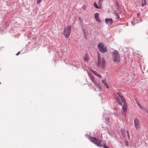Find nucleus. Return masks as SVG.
I'll return each mask as SVG.
<instances>
[{"label":"nucleus","instance_id":"obj_12","mask_svg":"<svg viewBox=\"0 0 148 148\" xmlns=\"http://www.w3.org/2000/svg\"><path fill=\"white\" fill-rule=\"evenodd\" d=\"M89 75L90 79L93 83L96 81L95 78L92 74H89Z\"/></svg>","mask_w":148,"mask_h":148},{"label":"nucleus","instance_id":"obj_24","mask_svg":"<svg viewBox=\"0 0 148 148\" xmlns=\"http://www.w3.org/2000/svg\"><path fill=\"white\" fill-rule=\"evenodd\" d=\"M86 5H84L82 7V8L84 10H85L86 9Z\"/></svg>","mask_w":148,"mask_h":148},{"label":"nucleus","instance_id":"obj_1","mask_svg":"<svg viewBox=\"0 0 148 148\" xmlns=\"http://www.w3.org/2000/svg\"><path fill=\"white\" fill-rule=\"evenodd\" d=\"M112 56L113 60L115 63H119L121 60L119 53L116 50H114L112 53Z\"/></svg>","mask_w":148,"mask_h":148},{"label":"nucleus","instance_id":"obj_27","mask_svg":"<svg viewBox=\"0 0 148 148\" xmlns=\"http://www.w3.org/2000/svg\"><path fill=\"white\" fill-rule=\"evenodd\" d=\"M109 119L108 118H107L106 119V122L107 123H108L109 122Z\"/></svg>","mask_w":148,"mask_h":148},{"label":"nucleus","instance_id":"obj_29","mask_svg":"<svg viewBox=\"0 0 148 148\" xmlns=\"http://www.w3.org/2000/svg\"><path fill=\"white\" fill-rule=\"evenodd\" d=\"M93 89L95 91H97V90H96V89L95 88V87L93 86Z\"/></svg>","mask_w":148,"mask_h":148},{"label":"nucleus","instance_id":"obj_17","mask_svg":"<svg viewBox=\"0 0 148 148\" xmlns=\"http://www.w3.org/2000/svg\"><path fill=\"white\" fill-rule=\"evenodd\" d=\"M146 0H143L142 1V6H143L145 5L146 4Z\"/></svg>","mask_w":148,"mask_h":148},{"label":"nucleus","instance_id":"obj_15","mask_svg":"<svg viewBox=\"0 0 148 148\" xmlns=\"http://www.w3.org/2000/svg\"><path fill=\"white\" fill-rule=\"evenodd\" d=\"M116 100L118 103L121 106L122 105V104L120 100L118 98H116Z\"/></svg>","mask_w":148,"mask_h":148},{"label":"nucleus","instance_id":"obj_5","mask_svg":"<svg viewBox=\"0 0 148 148\" xmlns=\"http://www.w3.org/2000/svg\"><path fill=\"white\" fill-rule=\"evenodd\" d=\"M135 126L136 128L138 130L139 127V123L138 119L137 118H135L134 120Z\"/></svg>","mask_w":148,"mask_h":148},{"label":"nucleus","instance_id":"obj_13","mask_svg":"<svg viewBox=\"0 0 148 148\" xmlns=\"http://www.w3.org/2000/svg\"><path fill=\"white\" fill-rule=\"evenodd\" d=\"M127 106L126 103H123V105L122 107V109L123 110V111L125 112L127 110Z\"/></svg>","mask_w":148,"mask_h":148},{"label":"nucleus","instance_id":"obj_9","mask_svg":"<svg viewBox=\"0 0 148 148\" xmlns=\"http://www.w3.org/2000/svg\"><path fill=\"white\" fill-rule=\"evenodd\" d=\"M94 85L97 88L98 91H101V87L99 84L96 81L93 83Z\"/></svg>","mask_w":148,"mask_h":148},{"label":"nucleus","instance_id":"obj_4","mask_svg":"<svg viewBox=\"0 0 148 148\" xmlns=\"http://www.w3.org/2000/svg\"><path fill=\"white\" fill-rule=\"evenodd\" d=\"M98 48L101 52L102 53H105L107 51V48L104 46L102 42L100 43L98 45Z\"/></svg>","mask_w":148,"mask_h":148},{"label":"nucleus","instance_id":"obj_7","mask_svg":"<svg viewBox=\"0 0 148 148\" xmlns=\"http://www.w3.org/2000/svg\"><path fill=\"white\" fill-rule=\"evenodd\" d=\"M95 144L97 146L100 147H101L103 146L101 140H97Z\"/></svg>","mask_w":148,"mask_h":148},{"label":"nucleus","instance_id":"obj_25","mask_svg":"<svg viewBox=\"0 0 148 148\" xmlns=\"http://www.w3.org/2000/svg\"><path fill=\"white\" fill-rule=\"evenodd\" d=\"M127 137L129 139H130V135L128 131H127Z\"/></svg>","mask_w":148,"mask_h":148},{"label":"nucleus","instance_id":"obj_11","mask_svg":"<svg viewBox=\"0 0 148 148\" xmlns=\"http://www.w3.org/2000/svg\"><path fill=\"white\" fill-rule=\"evenodd\" d=\"M102 82L103 84L105 86H106L107 88H109V86L107 82V81L106 79H105L104 80H102L101 81Z\"/></svg>","mask_w":148,"mask_h":148},{"label":"nucleus","instance_id":"obj_30","mask_svg":"<svg viewBox=\"0 0 148 148\" xmlns=\"http://www.w3.org/2000/svg\"><path fill=\"white\" fill-rule=\"evenodd\" d=\"M116 6H118L119 5L118 2H116Z\"/></svg>","mask_w":148,"mask_h":148},{"label":"nucleus","instance_id":"obj_33","mask_svg":"<svg viewBox=\"0 0 148 148\" xmlns=\"http://www.w3.org/2000/svg\"><path fill=\"white\" fill-rule=\"evenodd\" d=\"M139 15V14H137V16Z\"/></svg>","mask_w":148,"mask_h":148},{"label":"nucleus","instance_id":"obj_6","mask_svg":"<svg viewBox=\"0 0 148 148\" xmlns=\"http://www.w3.org/2000/svg\"><path fill=\"white\" fill-rule=\"evenodd\" d=\"M95 18L96 19V21L99 23L101 22V21L99 18V13H96L95 14Z\"/></svg>","mask_w":148,"mask_h":148},{"label":"nucleus","instance_id":"obj_16","mask_svg":"<svg viewBox=\"0 0 148 148\" xmlns=\"http://www.w3.org/2000/svg\"><path fill=\"white\" fill-rule=\"evenodd\" d=\"M121 100L122 101V102H123V103H126V102L125 101V98L124 97H122L121 98Z\"/></svg>","mask_w":148,"mask_h":148},{"label":"nucleus","instance_id":"obj_36","mask_svg":"<svg viewBox=\"0 0 148 148\" xmlns=\"http://www.w3.org/2000/svg\"><path fill=\"white\" fill-rule=\"evenodd\" d=\"M147 112L148 113V111H147Z\"/></svg>","mask_w":148,"mask_h":148},{"label":"nucleus","instance_id":"obj_10","mask_svg":"<svg viewBox=\"0 0 148 148\" xmlns=\"http://www.w3.org/2000/svg\"><path fill=\"white\" fill-rule=\"evenodd\" d=\"M89 139L90 141L95 144L97 140V138L95 137H90Z\"/></svg>","mask_w":148,"mask_h":148},{"label":"nucleus","instance_id":"obj_8","mask_svg":"<svg viewBox=\"0 0 148 148\" xmlns=\"http://www.w3.org/2000/svg\"><path fill=\"white\" fill-rule=\"evenodd\" d=\"M105 23L108 25H111L113 23V20L111 18L109 19L106 18Z\"/></svg>","mask_w":148,"mask_h":148},{"label":"nucleus","instance_id":"obj_22","mask_svg":"<svg viewBox=\"0 0 148 148\" xmlns=\"http://www.w3.org/2000/svg\"><path fill=\"white\" fill-rule=\"evenodd\" d=\"M115 15L117 17V18L118 19H119L120 18V16L117 12H116L115 13Z\"/></svg>","mask_w":148,"mask_h":148},{"label":"nucleus","instance_id":"obj_20","mask_svg":"<svg viewBox=\"0 0 148 148\" xmlns=\"http://www.w3.org/2000/svg\"><path fill=\"white\" fill-rule=\"evenodd\" d=\"M84 61H87L88 60V57L87 56H85L84 59Z\"/></svg>","mask_w":148,"mask_h":148},{"label":"nucleus","instance_id":"obj_26","mask_svg":"<svg viewBox=\"0 0 148 148\" xmlns=\"http://www.w3.org/2000/svg\"><path fill=\"white\" fill-rule=\"evenodd\" d=\"M97 76L100 78H101L102 77V76L100 74H97Z\"/></svg>","mask_w":148,"mask_h":148},{"label":"nucleus","instance_id":"obj_28","mask_svg":"<svg viewBox=\"0 0 148 148\" xmlns=\"http://www.w3.org/2000/svg\"><path fill=\"white\" fill-rule=\"evenodd\" d=\"M42 0H37V3L38 4H39L41 2Z\"/></svg>","mask_w":148,"mask_h":148},{"label":"nucleus","instance_id":"obj_14","mask_svg":"<svg viewBox=\"0 0 148 148\" xmlns=\"http://www.w3.org/2000/svg\"><path fill=\"white\" fill-rule=\"evenodd\" d=\"M98 5L99 6L101 7V6L102 5V3L103 1V0H98Z\"/></svg>","mask_w":148,"mask_h":148},{"label":"nucleus","instance_id":"obj_35","mask_svg":"<svg viewBox=\"0 0 148 148\" xmlns=\"http://www.w3.org/2000/svg\"><path fill=\"white\" fill-rule=\"evenodd\" d=\"M126 145L128 146V145H127V144H126Z\"/></svg>","mask_w":148,"mask_h":148},{"label":"nucleus","instance_id":"obj_3","mask_svg":"<svg viewBox=\"0 0 148 148\" xmlns=\"http://www.w3.org/2000/svg\"><path fill=\"white\" fill-rule=\"evenodd\" d=\"M71 26H69L66 27L64 30V35L65 38H68L71 32Z\"/></svg>","mask_w":148,"mask_h":148},{"label":"nucleus","instance_id":"obj_21","mask_svg":"<svg viewBox=\"0 0 148 148\" xmlns=\"http://www.w3.org/2000/svg\"><path fill=\"white\" fill-rule=\"evenodd\" d=\"M94 7L95 8H98V9L99 8V7L96 4V2H95V3H94Z\"/></svg>","mask_w":148,"mask_h":148},{"label":"nucleus","instance_id":"obj_34","mask_svg":"<svg viewBox=\"0 0 148 148\" xmlns=\"http://www.w3.org/2000/svg\"><path fill=\"white\" fill-rule=\"evenodd\" d=\"M126 145L128 146V145H127V144H126Z\"/></svg>","mask_w":148,"mask_h":148},{"label":"nucleus","instance_id":"obj_2","mask_svg":"<svg viewBox=\"0 0 148 148\" xmlns=\"http://www.w3.org/2000/svg\"><path fill=\"white\" fill-rule=\"evenodd\" d=\"M98 60L97 63V65L98 67L100 66L101 64V67L103 69L105 66V62L104 58H101L99 55H98Z\"/></svg>","mask_w":148,"mask_h":148},{"label":"nucleus","instance_id":"obj_31","mask_svg":"<svg viewBox=\"0 0 148 148\" xmlns=\"http://www.w3.org/2000/svg\"><path fill=\"white\" fill-rule=\"evenodd\" d=\"M20 53V52H18L16 54V55H18Z\"/></svg>","mask_w":148,"mask_h":148},{"label":"nucleus","instance_id":"obj_19","mask_svg":"<svg viewBox=\"0 0 148 148\" xmlns=\"http://www.w3.org/2000/svg\"><path fill=\"white\" fill-rule=\"evenodd\" d=\"M91 71L95 75L97 76V74H98V73L96 72V71H94L93 70H91Z\"/></svg>","mask_w":148,"mask_h":148},{"label":"nucleus","instance_id":"obj_23","mask_svg":"<svg viewBox=\"0 0 148 148\" xmlns=\"http://www.w3.org/2000/svg\"><path fill=\"white\" fill-rule=\"evenodd\" d=\"M117 94H118L119 96L121 98L123 97V96L121 94V93L120 92H118Z\"/></svg>","mask_w":148,"mask_h":148},{"label":"nucleus","instance_id":"obj_18","mask_svg":"<svg viewBox=\"0 0 148 148\" xmlns=\"http://www.w3.org/2000/svg\"><path fill=\"white\" fill-rule=\"evenodd\" d=\"M136 103H137V104L138 105V106L140 108H143L140 103L139 102H138V101L136 102Z\"/></svg>","mask_w":148,"mask_h":148},{"label":"nucleus","instance_id":"obj_32","mask_svg":"<svg viewBox=\"0 0 148 148\" xmlns=\"http://www.w3.org/2000/svg\"><path fill=\"white\" fill-rule=\"evenodd\" d=\"M122 135H123V137H125V135H124L123 133H122Z\"/></svg>","mask_w":148,"mask_h":148}]
</instances>
